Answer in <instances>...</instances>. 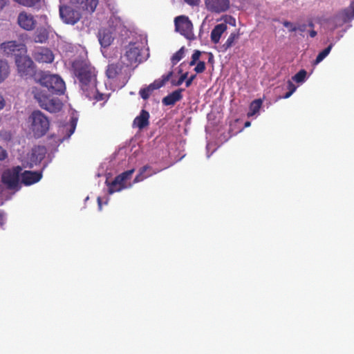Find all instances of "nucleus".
<instances>
[{"label": "nucleus", "instance_id": "473e14b6", "mask_svg": "<svg viewBox=\"0 0 354 354\" xmlns=\"http://www.w3.org/2000/svg\"><path fill=\"white\" fill-rule=\"evenodd\" d=\"M201 53L198 50H194V53L192 56V59L189 62V66H194L197 63V61L199 59Z\"/></svg>", "mask_w": 354, "mask_h": 354}, {"label": "nucleus", "instance_id": "bb28decb", "mask_svg": "<svg viewBox=\"0 0 354 354\" xmlns=\"http://www.w3.org/2000/svg\"><path fill=\"white\" fill-rule=\"evenodd\" d=\"M239 35L236 32H232L227 39L225 44H223L222 51L225 52L231 48L235 43V40L238 39Z\"/></svg>", "mask_w": 354, "mask_h": 354}, {"label": "nucleus", "instance_id": "c9c22d12", "mask_svg": "<svg viewBox=\"0 0 354 354\" xmlns=\"http://www.w3.org/2000/svg\"><path fill=\"white\" fill-rule=\"evenodd\" d=\"M185 3L190 6H197L199 5L201 0H183Z\"/></svg>", "mask_w": 354, "mask_h": 354}, {"label": "nucleus", "instance_id": "f03ea898", "mask_svg": "<svg viewBox=\"0 0 354 354\" xmlns=\"http://www.w3.org/2000/svg\"><path fill=\"white\" fill-rule=\"evenodd\" d=\"M150 167L145 166L142 167L139 174L136 176L133 183L130 181L131 176L134 172V169H130L126 171L121 174L118 175L113 181L109 183L107 181L106 183L108 186V192L109 194H112L116 192H120L122 189H129L132 187L134 183H139L143 180L145 178L151 176L154 172H148Z\"/></svg>", "mask_w": 354, "mask_h": 354}, {"label": "nucleus", "instance_id": "5701e85b", "mask_svg": "<svg viewBox=\"0 0 354 354\" xmlns=\"http://www.w3.org/2000/svg\"><path fill=\"white\" fill-rule=\"evenodd\" d=\"M227 28V24L224 23L216 25L212 29L210 35L212 42L214 44H218L222 35L226 31Z\"/></svg>", "mask_w": 354, "mask_h": 354}, {"label": "nucleus", "instance_id": "f257e3e1", "mask_svg": "<svg viewBox=\"0 0 354 354\" xmlns=\"http://www.w3.org/2000/svg\"><path fill=\"white\" fill-rule=\"evenodd\" d=\"M72 69L77 77L79 86L84 95L89 100L100 101L104 95L100 93L97 88L96 71L84 57H79L72 62Z\"/></svg>", "mask_w": 354, "mask_h": 354}, {"label": "nucleus", "instance_id": "f8f14e48", "mask_svg": "<svg viewBox=\"0 0 354 354\" xmlns=\"http://www.w3.org/2000/svg\"><path fill=\"white\" fill-rule=\"evenodd\" d=\"M59 15L63 21L68 24H75L80 19V12L71 6H59Z\"/></svg>", "mask_w": 354, "mask_h": 354}, {"label": "nucleus", "instance_id": "b1692460", "mask_svg": "<svg viewBox=\"0 0 354 354\" xmlns=\"http://www.w3.org/2000/svg\"><path fill=\"white\" fill-rule=\"evenodd\" d=\"M149 113L145 111H142L140 115L137 116L134 121L133 125L136 126L139 129H142L147 126L149 124Z\"/></svg>", "mask_w": 354, "mask_h": 354}, {"label": "nucleus", "instance_id": "4be33fe9", "mask_svg": "<svg viewBox=\"0 0 354 354\" xmlns=\"http://www.w3.org/2000/svg\"><path fill=\"white\" fill-rule=\"evenodd\" d=\"M343 23H347L354 19V1L350 3V6L341 10L336 16Z\"/></svg>", "mask_w": 354, "mask_h": 354}, {"label": "nucleus", "instance_id": "a211bd4d", "mask_svg": "<svg viewBox=\"0 0 354 354\" xmlns=\"http://www.w3.org/2000/svg\"><path fill=\"white\" fill-rule=\"evenodd\" d=\"M33 57L37 62L41 63H51L54 60L53 52L50 49L43 47L37 48L34 53Z\"/></svg>", "mask_w": 354, "mask_h": 354}, {"label": "nucleus", "instance_id": "a878e982", "mask_svg": "<svg viewBox=\"0 0 354 354\" xmlns=\"http://www.w3.org/2000/svg\"><path fill=\"white\" fill-rule=\"evenodd\" d=\"M262 103L263 102L261 99H257L252 101L250 104V110L247 113L248 117L250 118L257 113L262 106Z\"/></svg>", "mask_w": 354, "mask_h": 354}, {"label": "nucleus", "instance_id": "423d86ee", "mask_svg": "<svg viewBox=\"0 0 354 354\" xmlns=\"http://www.w3.org/2000/svg\"><path fill=\"white\" fill-rule=\"evenodd\" d=\"M32 93L42 109L50 113H56L61 110L62 102L58 97L47 95L37 87H34Z\"/></svg>", "mask_w": 354, "mask_h": 354}, {"label": "nucleus", "instance_id": "7ed1b4c3", "mask_svg": "<svg viewBox=\"0 0 354 354\" xmlns=\"http://www.w3.org/2000/svg\"><path fill=\"white\" fill-rule=\"evenodd\" d=\"M22 169L15 167L6 169L2 174V182L6 187H0V205L9 200L14 193L20 188V176Z\"/></svg>", "mask_w": 354, "mask_h": 354}, {"label": "nucleus", "instance_id": "4c0bfd02", "mask_svg": "<svg viewBox=\"0 0 354 354\" xmlns=\"http://www.w3.org/2000/svg\"><path fill=\"white\" fill-rule=\"evenodd\" d=\"M8 157L6 151L0 147V160H3Z\"/></svg>", "mask_w": 354, "mask_h": 354}, {"label": "nucleus", "instance_id": "1a4fd4ad", "mask_svg": "<svg viewBox=\"0 0 354 354\" xmlns=\"http://www.w3.org/2000/svg\"><path fill=\"white\" fill-rule=\"evenodd\" d=\"M18 73L21 76H31L35 73V66L32 59L26 55L22 53L15 58Z\"/></svg>", "mask_w": 354, "mask_h": 354}, {"label": "nucleus", "instance_id": "20e7f679", "mask_svg": "<svg viewBox=\"0 0 354 354\" xmlns=\"http://www.w3.org/2000/svg\"><path fill=\"white\" fill-rule=\"evenodd\" d=\"M145 39H141L133 42H130L125 48L123 55L121 56L122 62L127 66L137 64L142 62L145 58L142 56Z\"/></svg>", "mask_w": 354, "mask_h": 354}, {"label": "nucleus", "instance_id": "4d7b16f0", "mask_svg": "<svg viewBox=\"0 0 354 354\" xmlns=\"http://www.w3.org/2000/svg\"><path fill=\"white\" fill-rule=\"evenodd\" d=\"M178 100H180V98H181V95H180V92H179V91H178Z\"/></svg>", "mask_w": 354, "mask_h": 354}, {"label": "nucleus", "instance_id": "9d476101", "mask_svg": "<svg viewBox=\"0 0 354 354\" xmlns=\"http://www.w3.org/2000/svg\"><path fill=\"white\" fill-rule=\"evenodd\" d=\"M1 51L6 55H15V58L20 56L22 53H26V46L21 42L16 41H9L1 44Z\"/></svg>", "mask_w": 354, "mask_h": 354}, {"label": "nucleus", "instance_id": "ea45409f", "mask_svg": "<svg viewBox=\"0 0 354 354\" xmlns=\"http://www.w3.org/2000/svg\"><path fill=\"white\" fill-rule=\"evenodd\" d=\"M307 25L305 24H300L296 27V31L299 30L301 32H305L306 30Z\"/></svg>", "mask_w": 354, "mask_h": 354}, {"label": "nucleus", "instance_id": "393cba45", "mask_svg": "<svg viewBox=\"0 0 354 354\" xmlns=\"http://www.w3.org/2000/svg\"><path fill=\"white\" fill-rule=\"evenodd\" d=\"M10 69L7 61L0 59V83L4 82L9 76Z\"/></svg>", "mask_w": 354, "mask_h": 354}, {"label": "nucleus", "instance_id": "3c124183", "mask_svg": "<svg viewBox=\"0 0 354 354\" xmlns=\"http://www.w3.org/2000/svg\"><path fill=\"white\" fill-rule=\"evenodd\" d=\"M174 24L175 28V31H177V17L174 19Z\"/></svg>", "mask_w": 354, "mask_h": 354}, {"label": "nucleus", "instance_id": "412c9836", "mask_svg": "<svg viewBox=\"0 0 354 354\" xmlns=\"http://www.w3.org/2000/svg\"><path fill=\"white\" fill-rule=\"evenodd\" d=\"M46 149L44 147L37 146L32 149L30 154V167L40 162L45 157Z\"/></svg>", "mask_w": 354, "mask_h": 354}, {"label": "nucleus", "instance_id": "a18cd8bd", "mask_svg": "<svg viewBox=\"0 0 354 354\" xmlns=\"http://www.w3.org/2000/svg\"><path fill=\"white\" fill-rule=\"evenodd\" d=\"M183 50L184 48H181L180 50H178V62L182 59L183 54Z\"/></svg>", "mask_w": 354, "mask_h": 354}, {"label": "nucleus", "instance_id": "09e8293b", "mask_svg": "<svg viewBox=\"0 0 354 354\" xmlns=\"http://www.w3.org/2000/svg\"><path fill=\"white\" fill-rule=\"evenodd\" d=\"M292 95V93L291 92L288 91L282 97L284 99H286V98L290 97Z\"/></svg>", "mask_w": 354, "mask_h": 354}, {"label": "nucleus", "instance_id": "e2e57ef3", "mask_svg": "<svg viewBox=\"0 0 354 354\" xmlns=\"http://www.w3.org/2000/svg\"><path fill=\"white\" fill-rule=\"evenodd\" d=\"M173 2H174V0H172Z\"/></svg>", "mask_w": 354, "mask_h": 354}, {"label": "nucleus", "instance_id": "6ab92c4d", "mask_svg": "<svg viewBox=\"0 0 354 354\" xmlns=\"http://www.w3.org/2000/svg\"><path fill=\"white\" fill-rule=\"evenodd\" d=\"M42 177L40 171H25L21 173V183L25 185H30L39 182Z\"/></svg>", "mask_w": 354, "mask_h": 354}, {"label": "nucleus", "instance_id": "a19ab883", "mask_svg": "<svg viewBox=\"0 0 354 354\" xmlns=\"http://www.w3.org/2000/svg\"><path fill=\"white\" fill-rule=\"evenodd\" d=\"M6 220V214L3 212L0 211V226H2L5 223Z\"/></svg>", "mask_w": 354, "mask_h": 354}, {"label": "nucleus", "instance_id": "c03bdc74", "mask_svg": "<svg viewBox=\"0 0 354 354\" xmlns=\"http://www.w3.org/2000/svg\"><path fill=\"white\" fill-rule=\"evenodd\" d=\"M97 203H98L99 210H102V200L101 197L97 198Z\"/></svg>", "mask_w": 354, "mask_h": 354}, {"label": "nucleus", "instance_id": "5fc2aeb1", "mask_svg": "<svg viewBox=\"0 0 354 354\" xmlns=\"http://www.w3.org/2000/svg\"><path fill=\"white\" fill-rule=\"evenodd\" d=\"M196 75H192L188 79L190 80L192 82L196 78Z\"/></svg>", "mask_w": 354, "mask_h": 354}, {"label": "nucleus", "instance_id": "cd10ccee", "mask_svg": "<svg viewBox=\"0 0 354 354\" xmlns=\"http://www.w3.org/2000/svg\"><path fill=\"white\" fill-rule=\"evenodd\" d=\"M120 71L121 66H118L117 64H111L108 66L106 70V75L109 79H113L119 74Z\"/></svg>", "mask_w": 354, "mask_h": 354}, {"label": "nucleus", "instance_id": "680f3d73", "mask_svg": "<svg viewBox=\"0 0 354 354\" xmlns=\"http://www.w3.org/2000/svg\"><path fill=\"white\" fill-rule=\"evenodd\" d=\"M102 54L104 55V56H105V55H104V50H102Z\"/></svg>", "mask_w": 354, "mask_h": 354}, {"label": "nucleus", "instance_id": "052dcab7", "mask_svg": "<svg viewBox=\"0 0 354 354\" xmlns=\"http://www.w3.org/2000/svg\"><path fill=\"white\" fill-rule=\"evenodd\" d=\"M230 19L233 20L234 22H235V19L234 18H232V17H230Z\"/></svg>", "mask_w": 354, "mask_h": 354}, {"label": "nucleus", "instance_id": "de8ad7c7", "mask_svg": "<svg viewBox=\"0 0 354 354\" xmlns=\"http://www.w3.org/2000/svg\"><path fill=\"white\" fill-rule=\"evenodd\" d=\"M171 60H172L173 64H175L176 61L177 60V53H174L172 55Z\"/></svg>", "mask_w": 354, "mask_h": 354}, {"label": "nucleus", "instance_id": "13d9d810", "mask_svg": "<svg viewBox=\"0 0 354 354\" xmlns=\"http://www.w3.org/2000/svg\"><path fill=\"white\" fill-rule=\"evenodd\" d=\"M107 203H108V199L106 198V199L104 201V205H106V204H107Z\"/></svg>", "mask_w": 354, "mask_h": 354}, {"label": "nucleus", "instance_id": "0eeeda50", "mask_svg": "<svg viewBox=\"0 0 354 354\" xmlns=\"http://www.w3.org/2000/svg\"><path fill=\"white\" fill-rule=\"evenodd\" d=\"M39 84L55 94H63L66 90L64 81L58 75L44 73L38 80Z\"/></svg>", "mask_w": 354, "mask_h": 354}, {"label": "nucleus", "instance_id": "37998d69", "mask_svg": "<svg viewBox=\"0 0 354 354\" xmlns=\"http://www.w3.org/2000/svg\"><path fill=\"white\" fill-rule=\"evenodd\" d=\"M8 0H0V10H2L8 3Z\"/></svg>", "mask_w": 354, "mask_h": 354}, {"label": "nucleus", "instance_id": "72a5a7b5", "mask_svg": "<svg viewBox=\"0 0 354 354\" xmlns=\"http://www.w3.org/2000/svg\"><path fill=\"white\" fill-rule=\"evenodd\" d=\"M205 70V63L203 61H199L196 67L194 68V71L196 73H201L204 72Z\"/></svg>", "mask_w": 354, "mask_h": 354}, {"label": "nucleus", "instance_id": "f704fd0d", "mask_svg": "<svg viewBox=\"0 0 354 354\" xmlns=\"http://www.w3.org/2000/svg\"><path fill=\"white\" fill-rule=\"evenodd\" d=\"M283 26L289 28L290 32H296V26L293 25V24L288 21H284L283 22Z\"/></svg>", "mask_w": 354, "mask_h": 354}, {"label": "nucleus", "instance_id": "2f4dec72", "mask_svg": "<svg viewBox=\"0 0 354 354\" xmlns=\"http://www.w3.org/2000/svg\"><path fill=\"white\" fill-rule=\"evenodd\" d=\"M14 1L24 6H26V7H32L35 3H37L39 1V0H14Z\"/></svg>", "mask_w": 354, "mask_h": 354}, {"label": "nucleus", "instance_id": "c756f323", "mask_svg": "<svg viewBox=\"0 0 354 354\" xmlns=\"http://www.w3.org/2000/svg\"><path fill=\"white\" fill-rule=\"evenodd\" d=\"M333 48V44H330L328 47L321 51L317 56L315 64H317L320 63L325 57L328 56Z\"/></svg>", "mask_w": 354, "mask_h": 354}, {"label": "nucleus", "instance_id": "0e129e2a", "mask_svg": "<svg viewBox=\"0 0 354 354\" xmlns=\"http://www.w3.org/2000/svg\"><path fill=\"white\" fill-rule=\"evenodd\" d=\"M62 0H60V1H62Z\"/></svg>", "mask_w": 354, "mask_h": 354}, {"label": "nucleus", "instance_id": "49530a36", "mask_svg": "<svg viewBox=\"0 0 354 354\" xmlns=\"http://www.w3.org/2000/svg\"><path fill=\"white\" fill-rule=\"evenodd\" d=\"M317 35V31L314 30L313 29H312L309 32V35H310V37H315Z\"/></svg>", "mask_w": 354, "mask_h": 354}, {"label": "nucleus", "instance_id": "e433bc0d", "mask_svg": "<svg viewBox=\"0 0 354 354\" xmlns=\"http://www.w3.org/2000/svg\"><path fill=\"white\" fill-rule=\"evenodd\" d=\"M287 88L288 91L291 92L292 93H293L297 89L295 85L290 80L288 81Z\"/></svg>", "mask_w": 354, "mask_h": 354}, {"label": "nucleus", "instance_id": "2eb2a0df", "mask_svg": "<svg viewBox=\"0 0 354 354\" xmlns=\"http://www.w3.org/2000/svg\"><path fill=\"white\" fill-rule=\"evenodd\" d=\"M97 37L103 48L109 46L114 39L113 28L111 27L101 28L98 32Z\"/></svg>", "mask_w": 354, "mask_h": 354}, {"label": "nucleus", "instance_id": "ddd939ff", "mask_svg": "<svg viewBox=\"0 0 354 354\" xmlns=\"http://www.w3.org/2000/svg\"><path fill=\"white\" fill-rule=\"evenodd\" d=\"M178 32L189 40L195 39L193 24L188 17L185 15L178 16Z\"/></svg>", "mask_w": 354, "mask_h": 354}, {"label": "nucleus", "instance_id": "4468645a", "mask_svg": "<svg viewBox=\"0 0 354 354\" xmlns=\"http://www.w3.org/2000/svg\"><path fill=\"white\" fill-rule=\"evenodd\" d=\"M17 24L23 30L31 31L35 28L37 21L32 14L22 11L18 15Z\"/></svg>", "mask_w": 354, "mask_h": 354}, {"label": "nucleus", "instance_id": "8fccbe9b", "mask_svg": "<svg viewBox=\"0 0 354 354\" xmlns=\"http://www.w3.org/2000/svg\"><path fill=\"white\" fill-rule=\"evenodd\" d=\"M192 82L190 80L187 79L186 82H185L186 87H189L192 84Z\"/></svg>", "mask_w": 354, "mask_h": 354}, {"label": "nucleus", "instance_id": "f3484780", "mask_svg": "<svg viewBox=\"0 0 354 354\" xmlns=\"http://www.w3.org/2000/svg\"><path fill=\"white\" fill-rule=\"evenodd\" d=\"M77 125V119L72 118L70 122L66 123L59 127V140L63 142L64 140L68 139L74 133Z\"/></svg>", "mask_w": 354, "mask_h": 354}, {"label": "nucleus", "instance_id": "bf43d9fd", "mask_svg": "<svg viewBox=\"0 0 354 354\" xmlns=\"http://www.w3.org/2000/svg\"><path fill=\"white\" fill-rule=\"evenodd\" d=\"M184 156H185V155H183V156H180V158H178V161H179L180 159L183 158V157H184Z\"/></svg>", "mask_w": 354, "mask_h": 354}, {"label": "nucleus", "instance_id": "39448f33", "mask_svg": "<svg viewBox=\"0 0 354 354\" xmlns=\"http://www.w3.org/2000/svg\"><path fill=\"white\" fill-rule=\"evenodd\" d=\"M30 133L35 138H41L49 129L50 122L48 118L40 111H33L28 119Z\"/></svg>", "mask_w": 354, "mask_h": 354}, {"label": "nucleus", "instance_id": "6e6d98bb", "mask_svg": "<svg viewBox=\"0 0 354 354\" xmlns=\"http://www.w3.org/2000/svg\"><path fill=\"white\" fill-rule=\"evenodd\" d=\"M209 62H211V61L213 59L214 56H213V55H212V53H209Z\"/></svg>", "mask_w": 354, "mask_h": 354}, {"label": "nucleus", "instance_id": "7c9ffc66", "mask_svg": "<svg viewBox=\"0 0 354 354\" xmlns=\"http://www.w3.org/2000/svg\"><path fill=\"white\" fill-rule=\"evenodd\" d=\"M306 75L307 72L304 69H301L297 73H296L292 78L295 82L297 83H301L304 82Z\"/></svg>", "mask_w": 354, "mask_h": 354}, {"label": "nucleus", "instance_id": "dca6fc26", "mask_svg": "<svg viewBox=\"0 0 354 354\" xmlns=\"http://www.w3.org/2000/svg\"><path fill=\"white\" fill-rule=\"evenodd\" d=\"M71 3L79 11L82 10L92 13L98 4V0H71Z\"/></svg>", "mask_w": 354, "mask_h": 354}, {"label": "nucleus", "instance_id": "6e6552de", "mask_svg": "<svg viewBox=\"0 0 354 354\" xmlns=\"http://www.w3.org/2000/svg\"><path fill=\"white\" fill-rule=\"evenodd\" d=\"M169 82H170L173 85L176 84V78L174 76L173 72H169L167 75H162L161 79L156 80L147 87L141 89L140 91V94L143 99H147L151 91L160 88Z\"/></svg>", "mask_w": 354, "mask_h": 354}, {"label": "nucleus", "instance_id": "aec40b11", "mask_svg": "<svg viewBox=\"0 0 354 354\" xmlns=\"http://www.w3.org/2000/svg\"><path fill=\"white\" fill-rule=\"evenodd\" d=\"M51 32V27L46 23V25L37 28L34 35V41L37 43H45L50 32Z\"/></svg>", "mask_w": 354, "mask_h": 354}, {"label": "nucleus", "instance_id": "c85d7f7f", "mask_svg": "<svg viewBox=\"0 0 354 354\" xmlns=\"http://www.w3.org/2000/svg\"><path fill=\"white\" fill-rule=\"evenodd\" d=\"M177 101V90L174 91L171 94L162 99V103L165 105H173Z\"/></svg>", "mask_w": 354, "mask_h": 354}, {"label": "nucleus", "instance_id": "58836bf2", "mask_svg": "<svg viewBox=\"0 0 354 354\" xmlns=\"http://www.w3.org/2000/svg\"><path fill=\"white\" fill-rule=\"evenodd\" d=\"M187 75H188V73H185L184 74H182L178 77V86L182 84L183 83V82H185L187 79Z\"/></svg>", "mask_w": 354, "mask_h": 354}, {"label": "nucleus", "instance_id": "79ce46f5", "mask_svg": "<svg viewBox=\"0 0 354 354\" xmlns=\"http://www.w3.org/2000/svg\"><path fill=\"white\" fill-rule=\"evenodd\" d=\"M6 106V100L3 96L0 94V110H2Z\"/></svg>", "mask_w": 354, "mask_h": 354}, {"label": "nucleus", "instance_id": "864d4df0", "mask_svg": "<svg viewBox=\"0 0 354 354\" xmlns=\"http://www.w3.org/2000/svg\"><path fill=\"white\" fill-rule=\"evenodd\" d=\"M251 125V122L250 121H247L245 122L244 127H249Z\"/></svg>", "mask_w": 354, "mask_h": 354}, {"label": "nucleus", "instance_id": "603ef678", "mask_svg": "<svg viewBox=\"0 0 354 354\" xmlns=\"http://www.w3.org/2000/svg\"><path fill=\"white\" fill-rule=\"evenodd\" d=\"M308 26L312 29H313L315 27V25L312 21H309Z\"/></svg>", "mask_w": 354, "mask_h": 354}, {"label": "nucleus", "instance_id": "9b49d317", "mask_svg": "<svg viewBox=\"0 0 354 354\" xmlns=\"http://www.w3.org/2000/svg\"><path fill=\"white\" fill-rule=\"evenodd\" d=\"M205 6L211 13L221 14L230 8V0H204Z\"/></svg>", "mask_w": 354, "mask_h": 354}]
</instances>
